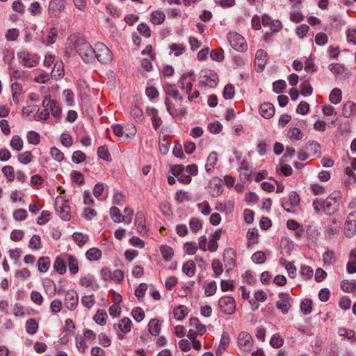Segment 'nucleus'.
<instances>
[{
  "instance_id": "f257e3e1",
  "label": "nucleus",
  "mask_w": 356,
  "mask_h": 356,
  "mask_svg": "<svg viewBox=\"0 0 356 356\" xmlns=\"http://www.w3.org/2000/svg\"><path fill=\"white\" fill-rule=\"evenodd\" d=\"M74 49L85 63L92 62L95 60V47L83 38H79L74 44Z\"/></svg>"
},
{
  "instance_id": "f03ea898",
  "label": "nucleus",
  "mask_w": 356,
  "mask_h": 356,
  "mask_svg": "<svg viewBox=\"0 0 356 356\" xmlns=\"http://www.w3.org/2000/svg\"><path fill=\"white\" fill-rule=\"evenodd\" d=\"M104 64L108 65L113 60V55L110 49L104 43L97 42L95 45V59Z\"/></svg>"
},
{
  "instance_id": "7ed1b4c3",
  "label": "nucleus",
  "mask_w": 356,
  "mask_h": 356,
  "mask_svg": "<svg viewBox=\"0 0 356 356\" xmlns=\"http://www.w3.org/2000/svg\"><path fill=\"white\" fill-rule=\"evenodd\" d=\"M65 7V0H50L47 8L48 15L51 18H59Z\"/></svg>"
},
{
  "instance_id": "20e7f679",
  "label": "nucleus",
  "mask_w": 356,
  "mask_h": 356,
  "mask_svg": "<svg viewBox=\"0 0 356 356\" xmlns=\"http://www.w3.org/2000/svg\"><path fill=\"white\" fill-rule=\"evenodd\" d=\"M218 307L225 314L232 315L235 313L236 304L233 297L224 296L219 299Z\"/></svg>"
},
{
  "instance_id": "39448f33",
  "label": "nucleus",
  "mask_w": 356,
  "mask_h": 356,
  "mask_svg": "<svg viewBox=\"0 0 356 356\" xmlns=\"http://www.w3.org/2000/svg\"><path fill=\"white\" fill-rule=\"evenodd\" d=\"M237 344L241 352L249 353L253 348L254 340L250 334L247 332H241L238 336Z\"/></svg>"
},
{
  "instance_id": "423d86ee",
  "label": "nucleus",
  "mask_w": 356,
  "mask_h": 356,
  "mask_svg": "<svg viewBox=\"0 0 356 356\" xmlns=\"http://www.w3.org/2000/svg\"><path fill=\"white\" fill-rule=\"evenodd\" d=\"M227 39L231 47L238 51H244L247 49V44L244 38L236 33L230 32L227 35Z\"/></svg>"
},
{
  "instance_id": "0eeeda50",
  "label": "nucleus",
  "mask_w": 356,
  "mask_h": 356,
  "mask_svg": "<svg viewBox=\"0 0 356 356\" xmlns=\"http://www.w3.org/2000/svg\"><path fill=\"white\" fill-rule=\"evenodd\" d=\"M55 207L56 212L60 218L65 220H68L70 219V208L66 200H64L63 197H58L56 199Z\"/></svg>"
},
{
  "instance_id": "6e6552de",
  "label": "nucleus",
  "mask_w": 356,
  "mask_h": 356,
  "mask_svg": "<svg viewBox=\"0 0 356 356\" xmlns=\"http://www.w3.org/2000/svg\"><path fill=\"white\" fill-rule=\"evenodd\" d=\"M344 233L347 237H353L356 233V212L353 211L348 214L345 222Z\"/></svg>"
},
{
  "instance_id": "1a4fd4ad",
  "label": "nucleus",
  "mask_w": 356,
  "mask_h": 356,
  "mask_svg": "<svg viewBox=\"0 0 356 356\" xmlns=\"http://www.w3.org/2000/svg\"><path fill=\"white\" fill-rule=\"evenodd\" d=\"M42 106L47 108L50 111V113L56 118H58L61 114V108L56 101L51 99L50 95L45 96L42 101Z\"/></svg>"
},
{
  "instance_id": "9d476101",
  "label": "nucleus",
  "mask_w": 356,
  "mask_h": 356,
  "mask_svg": "<svg viewBox=\"0 0 356 356\" xmlns=\"http://www.w3.org/2000/svg\"><path fill=\"white\" fill-rule=\"evenodd\" d=\"M18 58L21 60L23 66L26 67H32L38 63V58L26 51H22L17 54Z\"/></svg>"
},
{
  "instance_id": "9b49d317",
  "label": "nucleus",
  "mask_w": 356,
  "mask_h": 356,
  "mask_svg": "<svg viewBox=\"0 0 356 356\" xmlns=\"http://www.w3.org/2000/svg\"><path fill=\"white\" fill-rule=\"evenodd\" d=\"M79 297L74 290L67 291L65 295L64 304L70 310H74L78 305Z\"/></svg>"
},
{
  "instance_id": "f8f14e48",
  "label": "nucleus",
  "mask_w": 356,
  "mask_h": 356,
  "mask_svg": "<svg viewBox=\"0 0 356 356\" xmlns=\"http://www.w3.org/2000/svg\"><path fill=\"white\" fill-rule=\"evenodd\" d=\"M299 202V195L296 192L292 191L289 193L288 200L282 203V207L286 211L291 212L292 209L298 206Z\"/></svg>"
},
{
  "instance_id": "ddd939ff",
  "label": "nucleus",
  "mask_w": 356,
  "mask_h": 356,
  "mask_svg": "<svg viewBox=\"0 0 356 356\" xmlns=\"http://www.w3.org/2000/svg\"><path fill=\"white\" fill-rule=\"evenodd\" d=\"M268 58V54L263 49H259L255 55L254 65L257 72H261L264 69Z\"/></svg>"
},
{
  "instance_id": "4468645a",
  "label": "nucleus",
  "mask_w": 356,
  "mask_h": 356,
  "mask_svg": "<svg viewBox=\"0 0 356 356\" xmlns=\"http://www.w3.org/2000/svg\"><path fill=\"white\" fill-rule=\"evenodd\" d=\"M279 298L280 300L277 301L276 307L278 309L281 310L282 314H286L288 313L291 308V304L289 303V296L288 293H280Z\"/></svg>"
},
{
  "instance_id": "2eb2a0df",
  "label": "nucleus",
  "mask_w": 356,
  "mask_h": 356,
  "mask_svg": "<svg viewBox=\"0 0 356 356\" xmlns=\"http://www.w3.org/2000/svg\"><path fill=\"white\" fill-rule=\"evenodd\" d=\"M209 193L213 197H218L222 193V186L220 179L218 178L213 179L209 186Z\"/></svg>"
},
{
  "instance_id": "dca6fc26",
  "label": "nucleus",
  "mask_w": 356,
  "mask_h": 356,
  "mask_svg": "<svg viewBox=\"0 0 356 356\" xmlns=\"http://www.w3.org/2000/svg\"><path fill=\"white\" fill-rule=\"evenodd\" d=\"M260 115L266 119L272 118L275 114V108L273 104L266 102L262 104L259 107Z\"/></svg>"
},
{
  "instance_id": "f3484780",
  "label": "nucleus",
  "mask_w": 356,
  "mask_h": 356,
  "mask_svg": "<svg viewBox=\"0 0 356 356\" xmlns=\"http://www.w3.org/2000/svg\"><path fill=\"white\" fill-rule=\"evenodd\" d=\"M113 327L115 330L118 331V329H119L124 334H126L131 331V321L129 318H124L120 321L118 324H115Z\"/></svg>"
},
{
  "instance_id": "a211bd4d",
  "label": "nucleus",
  "mask_w": 356,
  "mask_h": 356,
  "mask_svg": "<svg viewBox=\"0 0 356 356\" xmlns=\"http://www.w3.org/2000/svg\"><path fill=\"white\" fill-rule=\"evenodd\" d=\"M189 325L193 329L197 332L199 335L204 334L207 331L205 325L201 323L197 318H191Z\"/></svg>"
},
{
  "instance_id": "6ab92c4d",
  "label": "nucleus",
  "mask_w": 356,
  "mask_h": 356,
  "mask_svg": "<svg viewBox=\"0 0 356 356\" xmlns=\"http://www.w3.org/2000/svg\"><path fill=\"white\" fill-rule=\"evenodd\" d=\"M135 225L136 226L138 232L141 235H144L146 234L145 219L143 213H137L135 220Z\"/></svg>"
},
{
  "instance_id": "aec40b11",
  "label": "nucleus",
  "mask_w": 356,
  "mask_h": 356,
  "mask_svg": "<svg viewBox=\"0 0 356 356\" xmlns=\"http://www.w3.org/2000/svg\"><path fill=\"white\" fill-rule=\"evenodd\" d=\"M218 161V155L216 152H212L210 153L207 158V163L205 164V169L207 172L211 173L213 171V169Z\"/></svg>"
},
{
  "instance_id": "412c9836",
  "label": "nucleus",
  "mask_w": 356,
  "mask_h": 356,
  "mask_svg": "<svg viewBox=\"0 0 356 356\" xmlns=\"http://www.w3.org/2000/svg\"><path fill=\"white\" fill-rule=\"evenodd\" d=\"M337 205L331 201V199L326 198L323 200V211L326 214H332L337 210Z\"/></svg>"
},
{
  "instance_id": "4be33fe9",
  "label": "nucleus",
  "mask_w": 356,
  "mask_h": 356,
  "mask_svg": "<svg viewBox=\"0 0 356 356\" xmlns=\"http://www.w3.org/2000/svg\"><path fill=\"white\" fill-rule=\"evenodd\" d=\"M306 149L312 155L314 156L318 155L321 152V145L315 140H309L306 144Z\"/></svg>"
},
{
  "instance_id": "5701e85b",
  "label": "nucleus",
  "mask_w": 356,
  "mask_h": 356,
  "mask_svg": "<svg viewBox=\"0 0 356 356\" xmlns=\"http://www.w3.org/2000/svg\"><path fill=\"white\" fill-rule=\"evenodd\" d=\"M188 313V308L184 305H180L176 307L173 311L174 318L177 320H182Z\"/></svg>"
},
{
  "instance_id": "b1692460",
  "label": "nucleus",
  "mask_w": 356,
  "mask_h": 356,
  "mask_svg": "<svg viewBox=\"0 0 356 356\" xmlns=\"http://www.w3.org/2000/svg\"><path fill=\"white\" fill-rule=\"evenodd\" d=\"M86 257L90 261H97L102 257V252L98 248H92L86 251Z\"/></svg>"
},
{
  "instance_id": "393cba45",
  "label": "nucleus",
  "mask_w": 356,
  "mask_h": 356,
  "mask_svg": "<svg viewBox=\"0 0 356 356\" xmlns=\"http://www.w3.org/2000/svg\"><path fill=\"white\" fill-rule=\"evenodd\" d=\"M64 74L63 64L62 62L55 63L51 76L55 79L61 78Z\"/></svg>"
},
{
  "instance_id": "a878e982",
  "label": "nucleus",
  "mask_w": 356,
  "mask_h": 356,
  "mask_svg": "<svg viewBox=\"0 0 356 356\" xmlns=\"http://www.w3.org/2000/svg\"><path fill=\"white\" fill-rule=\"evenodd\" d=\"M356 109L355 104L353 102H347L343 107L342 113L345 118L350 117Z\"/></svg>"
},
{
  "instance_id": "bb28decb",
  "label": "nucleus",
  "mask_w": 356,
  "mask_h": 356,
  "mask_svg": "<svg viewBox=\"0 0 356 356\" xmlns=\"http://www.w3.org/2000/svg\"><path fill=\"white\" fill-rule=\"evenodd\" d=\"M183 272L188 277H193L195 273V265L193 261H188L183 265L182 267Z\"/></svg>"
},
{
  "instance_id": "cd10ccee",
  "label": "nucleus",
  "mask_w": 356,
  "mask_h": 356,
  "mask_svg": "<svg viewBox=\"0 0 356 356\" xmlns=\"http://www.w3.org/2000/svg\"><path fill=\"white\" fill-rule=\"evenodd\" d=\"M165 19V15L162 11H154L151 15V22L152 24L159 25L161 24Z\"/></svg>"
},
{
  "instance_id": "c85d7f7f",
  "label": "nucleus",
  "mask_w": 356,
  "mask_h": 356,
  "mask_svg": "<svg viewBox=\"0 0 356 356\" xmlns=\"http://www.w3.org/2000/svg\"><path fill=\"white\" fill-rule=\"evenodd\" d=\"M287 136L292 140H300L302 138L304 134L300 129L293 127L289 129Z\"/></svg>"
},
{
  "instance_id": "c756f323",
  "label": "nucleus",
  "mask_w": 356,
  "mask_h": 356,
  "mask_svg": "<svg viewBox=\"0 0 356 356\" xmlns=\"http://www.w3.org/2000/svg\"><path fill=\"white\" fill-rule=\"evenodd\" d=\"M67 261L68 264V267L70 273L72 274H76L78 273L79 270V266H78V261L76 259L72 256V255H67Z\"/></svg>"
},
{
  "instance_id": "7c9ffc66",
  "label": "nucleus",
  "mask_w": 356,
  "mask_h": 356,
  "mask_svg": "<svg viewBox=\"0 0 356 356\" xmlns=\"http://www.w3.org/2000/svg\"><path fill=\"white\" fill-rule=\"evenodd\" d=\"M160 251L163 258L165 261H170L174 255L173 250L171 247L167 245H163L160 247Z\"/></svg>"
},
{
  "instance_id": "2f4dec72",
  "label": "nucleus",
  "mask_w": 356,
  "mask_h": 356,
  "mask_svg": "<svg viewBox=\"0 0 356 356\" xmlns=\"http://www.w3.org/2000/svg\"><path fill=\"white\" fill-rule=\"evenodd\" d=\"M341 289L348 293L356 291V280L353 282H350L347 280H342Z\"/></svg>"
},
{
  "instance_id": "473e14b6",
  "label": "nucleus",
  "mask_w": 356,
  "mask_h": 356,
  "mask_svg": "<svg viewBox=\"0 0 356 356\" xmlns=\"http://www.w3.org/2000/svg\"><path fill=\"white\" fill-rule=\"evenodd\" d=\"M23 144V140L18 135L13 136L10 142V147L17 152L22 149Z\"/></svg>"
},
{
  "instance_id": "72a5a7b5",
  "label": "nucleus",
  "mask_w": 356,
  "mask_h": 356,
  "mask_svg": "<svg viewBox=\"0 0 356 356\" xmlns=\"http://www.w3.org/2000/svg\"><path fill=\"white\" fill-rule=\"evenodd\" d=\"M72 237L76 244L79 247H82L88 241V236L87 235H83L82 233L79 232L74 233Z\"/></svg>"
},
{
  "instance_id": "f704fd0d",
  "label": "nucleus",
  "mask_w": 356,
  "mask_h": 356,
  "mask_svg": "<svg viewBox=\"0 0 356 356\" xmlns=\"http://www.w3.org/2000/svg\"><path fill=\"white\" fill-rule=\"evenodd\" d=\"M50 266V260L49 257H40L38 260V270L40 273H45L47 271Z\"/></svg>"
},
{
  "instance_id": "c9c22d12",
  "label": "nucleus",
  "mask_w": 356,
  "mask_h": 356,
  "mask_svg": "<svg viewBox=\"0 0 356 356\" xmlns=\"http://www.w3.org/2000/svg\"><path fill=\"white\" fill-rule=\"evenodd\" d=\"M148 330L152 335H159L160 332L159 321L156 319H152L148 324Z\"/></svg>"
},
{
  "instance_id": "e433bc0d",
  "label": "nucleus",
  "mask_w": 356,
  "mask_h": 356,
  "mask_svg": "<svg viewBox=\"0 0 356 356\" xmlns=\"http://www.w3.org/2000/svg\"><path fill=\"white\" fill-rule=\"evenodd\" d=\"M38 324L33 318L29 319L26 323V330L29 334H34L37 332Z\"/></svg>"
},
{
  "instance_id": "4c0bfd02",
  "label": "nucleus",
  "mask_w": 356,
  "mask_h": 356,
  "mask_svg": "<svg viewBox=\"0 0 356 356\" xmlns=\"http://www.w3.org/2000/svg\"><path fill=\"white\" fill-rule=\"evenodd\" d=\"M211 267L213 271V276L215 277H218L222 274L223 268L222 265L219 259H213L212 261Z\"/></svg>"
},
{
  "instance_id": "58836bf2",
  "label": "nucleus",
  "mask_w": 356,
  "mask_h": 356,
  "mask_svg": "<svg viewBox=\"0 0 356 356\" xmlns=\"http://www.w3.org/2000/svg\"><path fill=\"white\" fill-rule=\"evenodd\" d=\"M204 293L207 297L211 296L214 295L217 291V285L215 281H211L209 283H207L204 286Z\"/></svg>"
},
{
  "instance_id": "ea45409f",
  "label": "nucleus",
  "mask_w": 356,
  "mask_h": 356,
  "mask_svg": "<svg viewBox=\"0 0 356 356\" xmlns=\"http://www.w3.org/2000/svg\"><path fill=\"white\" fill-rule=\"evenodd\" d=\"M2 173L6 177L8 181H13L15 179V170L14 168L11 165H6L2 168Z\"/></svg>"
},
{
  "instance_id": "a19ab883",
  "label": "nucleus",
  "mask_w": 356,
  "mask_h": 356,
  "mask_svg": "<svg viewBox=\"0 0 356 356\" xmlns=\"http://www.w3.org/2000/svg\"><path fill=\"white\" fill-rule=\"evenodd\" d=\"M97 154H98L99 158L104 161H111V154L108 152V148L105 145L100 146L98 148Z\"/></svg>"
},
{
  "instance_id": "79ce46f5",
  "label": "nucleus",
  "mask_w": 356,
  "mask_h": 356,
  "mask_svg": "<svg viewBox=\"0 0 356 356\" xmlns=\"http://www.w3.org/2000/svg\"><path fill=\"white\" fill-rule=\"evenodd\" d=\"M29 247L31 249L35 250H38L40 249V248H41L40 236L37 234L33 235L29 241Z\"/></svg>"
},
{
  "instance_id": "37998d69",
  "label": "nucleus",
  "mask_w": 356,
  "mask_h": 356,
  "mask_svg": "<svg viewBox=\"0 0 356 356\" xmlns=\"http://www.w3.org/2000/svg\"><path fill=\"white\" fill-rule=\"evenodd\" d=\"M330 101L334 104H339L341 100V91L339 88H334L330 95Z\"/></svg>"
},
{
  "instance_id": "c03bdc74",
  "label": "nucleus",
  "mask_w": 356,
  "mask_h": 356,
  "mask_svg": "<svg viewBox=\"0 0 356 356\" xmlns=\"http://www.w3.org/2000/svg\"><path fill=\"white\" fill-rule=\"evenodd\" d=\"M166 94L171 95L175 100L182 101L183 97L179 94V91L175 89L172 86L169 85L165 88Z\"/></svg>"
},
{
  "instance_id": "a18cd8bd",
  "label": "nucleus",
  "mask_w": 356,
  "mask_h": 356,
  "mask_svg": "<svg viewBox=\"0 0 356 356\" xmlns=\"http://www.w3.org/2000/svg\"><path fill=\"white\" fill-rule=\"evenodd\" d=\"M54 268L55 270L60 275L64 274L66 271L65 261L59 257L56 258L54 264Z\"/></svg>"
},
{
  "instance_id": "49530a36",
  "label": "nucleus",
  "mask_w": 356,
  "mask_h": 356,
  "mask_svg": "<svg viewBox=\"0 0 356 356\" xmlns=\"http://www.w3.org/2000/svg\"><path fill=\"white\" fill-rule=\"evenodd\" d=\"M110 215L112 220L115 222H122V216L121 215L120 209L116 207H112L110 209Z\"/></svg>"
},
{
  "instance_id": "de8ad7c7",
  "label": "nucleus",
  "mask_w": 356,
  "mask_h": 356,
  "mask_svg": "<svg viewBox=\"0 0 356 356\" xmlns=\"http://www.w3.org/2000/svg\"><path fill=\"white\" fill-rule=\"evenodd\" d=\"M17 159L22 164L26 165L29 163L33 159V155L31 154V152L26 151L22 154H19L17 156Z\"/></svg>"
},
{
  "instance_id": "09e8293b",
  "label": "nucleus",
  "mask_w": 356,
  "mask_h": 356,
  "mask_svg": "<svg viewBox=\"0 0 356 356\" xmlns=\"http://www.w3.org/2000/svg\"><path fill=\"white\" fill-rule=\"evenodd\" d=\"M106 316L107 314L104 310H98L93 318L97 324L103 325L106 323Z\"/></svg>"
},
{
  "instance_id": "8fccbe9b",
  "label": "nucleus",
  "mask_w": 356,
  "mask_h": 356,
  "mask_svg": "<svg viewBox=\"0 0 356 356\" xmlns=\"http://www.w3.org/2000/svg\"><path fill=\"white\" fill-rule=\"evenodd\" d=\"M301 90L300 93L304 97L310 96L312 94L313 88L311 86L310 83L305 81L300 85Z\"/></svg>"
},
{
  "instance_id": "3c124183",
  "label": "nucleus",
  "mask_w": 356,
  "mask_h": 356,
  "mask_svg": "<svg viewBox=\"0 0 356 356\" xmlns=\"http://www.w3.org/2000/svg\"><path fill=\"white\" fill-rule=\"evenodd\" d=\"M329 70L337 75H342L345 73V67L339 63H332L329 65Z\"/></svg>"
},
{
  "instance_id": "603ef678",
  "label": "nucleus",
  "mask_w": 356,
  "mask_h": 356,
  "mask_svg": "<svg viewBox=\"0 0 356 356\" xmlns=\"http://www.w3.org/2000/svg\"><path fill=\"white\" fill-rule=\"evenodd\" d=\"M81 303L88 309H90L95 303L94 295L84 296L81 298Z\"/></svg>"
},
{
  "instance_id": "864d4df0",
  "label": "nucleus",
  "mask_w": 356,
  "mask_h": 356,
  "mask_svg": "<svg viewBox=\"0 0 356 356\" xmlns=\"http://www.w3.org/2000/svg\"><path fill=\"white\" fill-rule=\"evenodd\" d=\"M235 94L234 86L232 84H227L224 88L223 97L225 99H231Z\"/></svg>"
},
{
  "instance_id": "5fc2aeb1",
  "label": "nucleus",
  "mask_w": 356,
  "mask_h": 356,
  "mask_svg": "<svg viewBox=\"0 0 356 356\" xmlns=\"http://www.w3.org/2000/svg\"><path fill=\"white\" fill-rule=\"evenodd\" d=\"M301 311L304 314H309L312 310V302L309 299H305L301 302L300 305Z\"/></svg>"
},
{
  "instance_id": "6e6d98bb",
  "label": "nucleus",
  "mask_w": 356,
  "mask_h": 356,
  "mask_svg": "<svg viewBox=\"0 0 356 356\" xmlns=\"http://www.w3.org/2000/svg\"><path fill=\"white\" fill-rule=\"evenodd\" d=\"M266 257L262 251H257L252 256V260L255 264H264L266 261Z\"/></svg>"
},
{
  "instance_id": "4d7b16f0",
  "label": "nucleus",
  "mask_w": 356,
  "mask_h": 356,
  "mask_svg": "<svg viewBox=\"0 0 356 356\" xmlns=\"http://www.w3.org/2000/svg\"><path fill=\"white\" fill-rule=\"evenodd\" d=\"M28 142L33 145H38L40 143V135L33 131H30L27 134Z\"/></svg>"
},
{
  "instance_id": "13d9d810",
  "label": "nucleus",
  "mask_w": 356,
  "mask_h": 356,
  "mask_svg": "<svg viewBox=\"0 0 356 356\" xmlns=\"http://www.w3.org/2000/svg\"><path fill=\"white\" fill-rule=\"evenodd\" d=\"M284 343V339L278 334H274L270 340V344L275 348L281 347Z\"/></svg>"
},
{
  "instance_id": "bf43d9fd",
  "label": "nucleus",
  "mask_w": 356,
  "mask_h": 356,
  "mask_svg": "<svg viewBox=\"0 0 356 356\" xmlns=\"http://www.w3.org/2000/svg\"><path fill=\"white\" fill-rule=\"evenodd\" d=\"M86 159V155L81 151H75L72 156V160L75 163H80L84 161Z\"/></svg>"
},
{
  "instance_id": "052dcab7",
  "label": "nucleus",
  "mask_w": 356,
  "mask_h": 356,
  "mask_svg": "<svg viewBox=\"0 0 356 356\" xmlns=\"http://www.w3.org/2000/svg\"><path fill=\"white\" fill-rule=\"evenodd\" d=\"M147 288V284L145 283H141L138 285L135 291V295L138 300H141L144 297Z\"/></svg>"
},
{
  "instance_id": "680f3d73",
  "label": "nucleus",
  "mask_w": 356,
  "mask_h": 356,
  "mask_svg": "<svg viewBox=\"0 0 356 356\" xmlns=\"http://www.w3.org/2000/svg\"><path fill=\"white\" fill-rule=\"evenodd\" d=\"M133 318L137 321L140 322L145 317V312L140 307H136L131 312Z\"/></svg>"
},
{
  "instance_id": "e2e57ef3",
  "label": "nucleus",
  "mask_w": 356,
  "mask_h": 356,
  "mask_svg": "<svg viewBox=\"0 0 356 356\" xmlns=\"http://www.w3.org/2000/svg\"><path fill=\"white\" fill-rule=\"evenodd\" d=\"M27 211L24 209H19L13 212V218L17 221H22L26 218Z\"/></svg>"
},
{
  "instance_id": "0e129e2a",
  "label": "nucleus",
  "mask_w": 356,
  "mask_h": 356,
  "mask_svg": "<svg viewBox=\"0 0 356 356\" xmlns=\"http://www.w3.org/2000/svg\"><path fill=\"white\" fill-rule=\"evenodd\" d=\"M236 257V253L232 248H227L224 251L223 257H224V261H232V263L234 262V259Z\"/></svg>"
},
{
  "instance_id": "69168bd1",
  "label": "nucleus",
  "mask_w": 356,
  "mask_h": 356,
  "mask_svg": "<svg viewBox=\"0 0 356 356\" xmlns=\"http://www.w3.org/2000/svg\"><path fill=\"white\" fill-rule=\"evenodd\" d=\"M130 114L138 121H142L143 113L142 110L137 106L131 107Z\"/></svg>"
},
{
  "instance_id": "338daca9",
  "label": "nucleus",
  "mask_w": 356,
  "mask_h": 356,
  "mask_svg": "<svg viewBox=\"0 0 356 356\" xmlns=\"http://www.w3.org/2000/svg\"><path fill=\"white\" fill-rule=\"evenodd\" d=\"M286 82L284 80H278L273 83V91L276 93H281L286 88Z\"/></svg>"
},
{
  "instance_id": "774afa93",
  "label": "nucleus",
  "mask_w": 356,
  "mask_h": 356,
  "mask_svg": "<svg viewBox=\"0 0 356 356\" xmlns=\"http://www.w3.org/2000/svg\"><path fill=\"white\" fill-rule=\"evenodd\" d=\"M323 257L324 263L327 265H331L335 261L334 253L332 251L327 250L325 252Z\"/></svg>"
}]
</instances>
